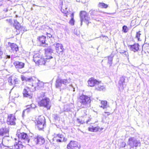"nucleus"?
<instances>
[{
    "mask_svg": "<svg viewBox=\"0 0 149 149\" xmlns=\"http://www.w3.org/2000/svg\"><path fill=\"white\" fill-rule=\"evenodd\" d=\"M91 102L90 97L88 96L82 94L78 100L77 106L81 108H87L90 106Z\"/></svg>",
    "mask_w": 149,
    "mask_h": 149,
    "instance_id": "nucleus-1",
    "label": "nucleus"
},
{
    "mask_svg": "<svg viewBox=\"0 0 149 149\" xmlns=\"http://www.w3.org/2000/svg\"><path fill=\"white\" fill-rule=\"evenodd\" d=\"M70 78H69L68 79L58 78L56 81L55 85L57 88H61L63 87L62 88L64 89L67 85L70 83Z\"/></svg>",
    "mask_w": 149,
    "mask_h": 149,
    "instance_id": "nucleus-2",
    "label": "nucleus"
},
{
    "mask_svg": "<svg viewBox=\"0 0 149 149\" xmlns=\"http://www.w3.org/2000/svg\"><path fill=\"white\" fill-rule=\"evenodd\" d=\"M19 141L21 142L22 144L25 143L29 145L31 143V140L32 137L28 136L27 134L23 132L18 134Z\"/></svg>",
    "mask_w": 149,
    "mask_h": 149,
    "instance_id": "nucleus-3",
    "label": "nucleus"
},
{
    "mask_svg": "<svg viewBox=\"0 0 149 149\" xmlns=\"http://www.w3.org/2000/svg\"><path fill=\"white\" fill-rule=\"evenodd\" d=\"M31 142V143L29 145H34L35 144L41 145L45 143V140L42 137L36 136L32 137Z\"/></svg>",
    "mask_w": 149,
    "mask_h": 149,
    "instance_id": "nucleus-4",
    "label": "nucleus"
},
{
    "mask_svg": "<svg viewBox=\"0 0 149 149\" xmlns=\"http://www.w3.org/2000/svg\"><path fill=\"white\" fill-rule=\"evenodd\" d=\"M38 105L41 107H44L47 108V109H49L51 107V104L50 100L49 98L45 97L40 100L38 102Z\"/></svg>",
    "mask_w": 149,
    "mask_h": 149,
    "instance_id": "nucleus-5",
    "label": "nucleus"
},
{
    "mask_svg": "<svg viewBox=\"0 0 149 149\" xmlns=\"http://www.w3.org/2000/svg\"><path fill=\"white\" fill-rule=\"evenodd\" d=\"M128 144L132 148H135L140 146L141 145V142L139 140L136 139L134 137L130 138L128 139Z\"/></svg>",
    "mask_w": 149,
    "mask_h": 149,
    "instance_id": "nucleus-6",
    "label": "nucleus"
},
{
    "mask_svg": "<svg viewBox=\"0 0 149 149\" xmlns=\"http://www.w3.org/2000/svg\"><path fill=\"white\" fill-rule=\"evenodd\" d=\"M45 119L43 116H40L38 118L37 126L39 130H42L45 126Z\"/></svg>",
    "mask_w": 149,
    "mask_h": 149,
    "instance_id": "nucleus-7",
    "label": "nucleus"
},
{
    "mask_svg": "<svg viewBox=\"0 0 149 149\" xmlns=\"http://www.w3.org/2000/svg\"><path fill=\"white\" fill-rule=\"evenodd\" d=\"M32 86L34 87L35 91L37 90L42 89L44 87V84L42 82L40 81L38 79H35L34 83L32 82Z\"/></svg>",
    "mask_w": 149,
    "mask_h": 149,
    "instance_id": "nucleus-8",
    "label": "nucleus"
},
{
    "mask_svg": "<svg viewBox=\"0 0 149 149\" xmlns=\"http://www.w3.org/2000/svg\"><path fill=\"white\" fill-rule=\"evenodd\" d=\"M81 24L82 25L83 21L88 22L87 25H88L90 20V17L88 16L87 13L84 11H81L80 13Z\"/></svg>",
    "mask_w": 149,
    "mask_h": 149,
    "instance_id": "nucleus-9",
    "label": "nucleus"
},
{
    "mask_svg": "<svg viewBox=\"0 0 149 149\" xmlns=\"http://www.w3.org/2000/svg\"><path fill=\"white\" fill-rule=\"evenodd\" d=\"M80 146L78 145L77 142L71 141L67 146V148L68 149H79Z\"/></svg>",
    "mask_w": 149,
    "mask_h": 149,
    "instance_id": "nucleus-10",
    "label": "nucleus"
},
{
    "mask_svg": "<svg viewBox=\"0 0 149 149\" xmlns=\"http://www.w3.org/2000/svg\"><path fill=\"white\" fill-rule=\"evenodd\" d=\"M16 119L14 115L10 114L8 115L6 123L8 125H15Z\"/></svg>",
    "mask_w": 149,
    "mask_h": 149,
    "instance_id": "nucleus-11",
    "label": "nucleus"
},
{
    "mask_svg": "<svg viewBox=\"0 0 149 149\" xmlns=\"http://www.w3.org/2000/svg\"><path fill=\"white\" fill-rule=\"evenodd\" d=\"M17 71L20 73L24 72L21 69L24 67L25 64L24 63L18 61H16L13 63Z\"/></svg>",
    "mask_w": 149,
    "mask_h": 149,
    "instance_id": "nucleus-12",
    "label": "nucleus"
},
{
    "mask_svg": "<svg viewBox=\"0 0 149 149\" xmlns=\"http://www.w3.org/2000/svg\"><path fill=\"white\" fill-rule=\"evenodd\" d=\"M8 80L9 85H13L14 86H16V84H18L19 81L17 78L12 77H9Z\"/></svg>",
    "mask_w": 149,
    "mask_h": 149,
    "instance_id": "nucleus-13",
    "label": "nucleus"
},
{
    "mask_svg": "<svg viewBox=\"0 0 149 149\" xmlns=\"http://www.w3.org/2000/svg\"><path fill=\"white\" fill-rule=\"evenodd\" d=\"M52 58V56H49V57L48 56H45V58L42 57L40 58V61H39L38 62H37L36 64L38 65H44L45 64L47 60L51 59Z\"/></svg>",
    "mask_w": 149,
    "mask_h": 149,
    "instance_id": "nucleus-14",
    "label": "nucleus"
},
{
    "mask_svg": "<svg viewBox=\"0 0 149 149\" xmlns=\"http://www.w3.org/2000/svg\"><path fill=\"white\" fill-rule=\"evenodd\" d=\"M10 58V55H4L3 56V52H2L0 49V59H2V61L4 64L5 65L6 63L8 61V59H9Z\"/></svg>",
    "mask_w": 149,
    "mask_h": 149,
    "instance_id": "nucleus-15",
    "label": "nucleus"
},
{
    "mask_svg": "<svg viewBox=\"0 0 149 149\" xmlns=\"http://www.w3.org/2000/svg\"><path fill=\"white\" fill-rule=\"evenodd\" d=\"M126 78L125 77L123 76L120 78V79L119 81L118 84L120 86L119 88L122 89H123L126 85L125 80Z\"/></svg>",
    "mask_w": 149,
    "mask_h": 149,
    "instance_id": "nucleus-16",
    "label": "nucleus"
},
{
    "mask_svg": "<svg viewBox=\"0 0 149 149\" xmlns=\"http://www.w3.org/2000/svg\"><path fill=\"white\" fill-rule=\"evenodd\" d=\"M100 82L97 81L96 79H95L93 78H91L89 79L88 81V85L91 87L94 86L96 85H98Z\"/></svg>",
    "mask_w": 149,
    "mask_h": 149,
    "instance_id": "nucleus-17",
    "label": "nucleus"
},
{
    "mask_svg": "<svg viewBox=\"0 0 149 149\" xmlns=\"http://www.w3.org/2000/svg\"><path fill=\"white\" fill-rule=\"evenodd\" d=\"M55 47L56 52L58 54H60L63 52L64 48L63 46L61 44L56 43L55 44Z\"/></svg>",
    "mask_w": 149,
    "mask_h": 149,
    "instance_id": "nucleus-18",
    "label": "nucleus"
},
{
    "mask_svg": "<svg viewBox=\"0 0 149 149\" xmlns=\"http://www.w3.org/2000/svg\"><path fill=\"white\" fill-rule=\"evenodd\" d=\"M9 128L6 127H2L0 129V136H3L6 134H8Z\"/></svg>",
    "mask_w": 149,
    "mask_h": 149,
    "instance_id": "nucleus-19",
    "label": "nucleus"
},
{
    "mask_svg": "<svg viewBox=\"0 0 149 149\" xmlns=\"http://www.w3.org/2000/svg\"><path fill=\"white\" fill-rule=\"evenodd\" d=\"M139 45L138 43H135L133 45H129L130 50L136 52L139 49Z\"/></svg>",
    "mask_w": 149,
    "mask_h": 149,
    "instance_id": "nucleus-20",
    "label": "nucleus"
},
{
    "mask_svg": "<svg viewBox=\"0 0 149 149\" xmlns=\"http://www.w3.org/2000/svg\"><path fill=\"white\" fill-rule=\"evenodd\" d=\"M46 37L44 36H42L38 38L39 41L41 42L42 46L44 47H46V45H47V44L46 42Z\"/></svg>",
    "mask_w": 149,
    "mask_h": 149,
    "instance_id": "nucleus-21",
    "label": "nucleus"
},
{
    "mask_svg": "<svg viewBox=\"0 0 149 149\" xmlns=\"http://www.w3.org/2000/svg\"><path fill=\"white\" fill-rule=\"evenodd\" d=\"M29 88H27V89H24L23 92V94L24 97H28L30 99L32 97V95L31 94L29 93Z\"/></svg>",
    "mask_w": 149,
    "mask_h": 149,
    "instance_id": "nucleus-22",
    "label": "nucleus"
},
{
    "mask_svg": "<svg viewBox=\"0 0 149 149\" xmlns=\"http://www.w3.org/2000/svg\"><path fill=\"white\" fill-rule=\"evenodd\" d=\"M14 26H15V28L17 30L19 31H21V29L23 28V27L21 26L20 24L18 22L17 20H14Z\"/></svg>",
    "mask_w": 149,
    "mask_h": 149,
    "instance_id": "nucleus-23",
    "label": "nucleus"
},
{
    "mask_svg": "<svg viewBox=\"0 0 149 149\" xmlns=\"http://www.w3.org/2000/svg\"><path fill=\"white\" fill-rule=\"evenodd\" d=\"M45 54L46 56L49 57V56H51L50 55L53 52V50L51 48V47H49L45 49Z\"/></svg>",
    "mask_w": 149,
    "mask_h": 149,
    "instance_id": "nucleus-24",
    "label": "nucleus"
},
{
    "mask_svg": "<svg viewBox=\"0 0 149 149\" xmlns=\"http://www.w3.org/2000/svg\"><path fill=\"white\" fill-rule=\"evenodd\" d=\"M42 57L38 53L35 54L33 56V60L34 62L36 63H37L39 61H40V58Z\"/></svg>",
    "mask_w": 149,
    "mask_h": 149,
    "instance_id": "nucleus-25",
    "label": "nucleus"
},
{
    "mask_svg": "<svg viewBox=\"0 0 149 149\" xmlns=\"http://www.w3.org/2000/svg\"><path fill=\"white\" fill-rule=\"evenodd\" d=\"M10 47L11 50L14 52H16L19 50L17 45L14 43H12L10 45Z\"/></svg>",
    "mask_w": 149,
    "mask_h": 149,
    "instance_id": "nucleus-26",
    "label": "nucleus"
},
{
    "mask_svg": "<svg viewBox=\"0 0 149 149\" xmlns=\"http://www.w3.org/2000/svg\"><path fill=\"white\" fill-rule=\"evenodd\" d=\"M24 146L21 142L18 141V143H16L14 145L15 149H19L22 148Z\"/></svg>",
    "mask_w": 149,
    "mask_h": 149,
    "instance_id": "nucleus-27",
    "label": "nucleus"
},
{
    "mask_svg": "<svg viewBox=\"0 0 149 149\" xmlns=\"http://www.w3.org/2000/svg\"><path fill=\"white\" fill-rule=\"evenodd\" d=\"M101 105L100 106V107L102 108L103 109H106L109 107L107 105V102L106 101H102L101 102Z\"/></svg>",
    "mask_w": 149,
    "mask_h": 149,
    "instance_id": "nucleus-28",
    "label": "nucleus"
},
{
    "mask_svg": "<svg viewBox=\"0 0 149 149\" xmlns=\"http://www.w3.org/2000/svg\"><path fill=\"white\" fill-rule=\"evenodd\" d=\"M98 7L101 8H106L108 6L107 4L104 3L100 2L98 4Z\"/></svg>",
    "mask_w": 149,
    "mask_h": 149,
    "instance_id": "nucleus-29",
    "label": "nucleus"
},
{
    "mask_svg": "<svg viewBox=\"0 0 149 149\" xmlns=\"http://www.w3.org/2000/svg\"><path fill=\"white\" fill-rule=\"evenodd\" d=\"M98 129L97 127H93V126L88 128V130L91 132H96L98 130Z\"/></svg>",
    "mask_w": 149,
    "mask_h": 149,
    "instance_id": "nucleus-30",
    "label": "nucleus"
},
{
    "mask_svg": "<svg viewBox=\"0 0 149 149\" xmlns=\"http://www.w3.org/2000/svg\"><path fill=\"white\" fill-rule=\"evenodd\" d=\"M89 13L91 14V15L92 16H97V12L93 10H91L89 11Z\"/></svg>",
    "mask_w": 149,
    "mask_h": 149,
    "instance_id": "nucleus-31",
    "label": "nucleus"
},
{
    "mask_svg": "<svg viewBox=\"0 0 149 149\" xmlns=\"http://www.w3.org/2000/svg\"><path fill=\"white\" fill-rule=\"evenodd\" d=\"M71 17V19L69 22V23L72 25H73L74 24V14L73 13L72 14Z\"/></svg>",
    "mask_w": 149,
    "mask_h": 149,
    "instance_id": "nucleus-32",
    "label": "nucleus"
},
{
    "mask_svg": "<svg viewBox=\"0 0 149 149\" xmlns=\"http://www.w3.org/2000/svg\"><path fill=\"white\" fill-rule=\"evenodd\" d=\"M113 56L112 55H111L110 56H108V63L110 65L112 64V61L113 60Z\"/></svg>",
    "mask_w": 149,
    "mask_h": 149,
    "instance_id": "nucleus-33",
    "label": "nucleus"
},
{
    "mask_svg": "<svg viewBox=\"0 0 149 149\" xmlns=\"http://www.w3.org/2000/svg\"><path fill=\"white\" fill-rule=\"evenodd\" d=\"M76 122L79 125L81 124H83L85 123V122L84 121L78 118L77 119Z\"/></svg>",
    "mask_w": 149,
    "mask_h": 149,
    "instance_id": "nucleus-34",
    "label": "nucleus"
},
{
    "mask_svg": "<svg viewBox=\"0 0 149 149\" xmlns=\"http://www.w3.org/2000/svg\"><path fill=\"white\" fill-rule=\"evenodd\" d=\"M105 88L104 86L98 85L97 87L96 88V89L98 91H101L103 90Z\"/></svg>",
    "mask_w": 149,
    "mask_h": 149,
    "instance_id": "nucleus-35",
    "label": "nucleus"
},
{
    "mask_svg": "<svg viewBox=\"0 0 149 149\" xmlns=\"http://www.w3.org/2000/svg\"><path fill=\"white\" fill-rule=\"evenodd\" d=\"M123 31L124 33H126L128 31L127 27L126 26H123Z\"/></svg>",
    "mask_w": 149,
    "mask_h": 149,
    "instance_id": "nucleus-36",
    "label": "nucleus"
},
{
    "mask_svg": "<svg viewBox=\"0 0 149 149\" xmlns=\"http://www.w3.org/2000/svg\"><path fill=\"white\" fill-rule=\"evenodd\" d=\"M26 81L33 82L34 83V80H33L32 78H26Z\"/></svg>",
    "mask_w": 149,
    "mask_h": 149,
    "instance_id": "nucleus-37",
    "label": "nucleus"
},
{
    "mask_svg": "<svg viewBox=\"0 0 149 149\" xmlns=\"http://www.w3.org/2000/svg\"><path fill=\"white\" fill-rule=\"evenodd\" d=\"M122 54L124 56L127 57L129 56L128 52L127 51L125 50L123 52H122Z\"/></svg>",
    "mask_w": 149,
    "mask_h": 149,
    "instance_id": "nucleus-38",
    "label": "nucleus"
},
{
    "mask_svg": "<svg viewBox=\"0 0 149 149\" xmlns=\"http://www.w3.org/2000/svg\"><path fill=\"white\" fill-rule=\"evenodd\" d=\"M140 31L137 32L136 35V37L138 38V40L139 41L140 40V37L141 34L140 33Z\"/></svg>",
    "mask_w": 149,
    "mask_h": 149,
    "instance_id": "nucleus-39",
    "label": "nucleus"
},
{
    "mask_svg": "<svg viewBox=\"0 0 149 149\" xmlns=\"http://www.w3.org/2000/svg\"><path fill=\"white\" fill-rule=\"evenodd\" d=\"M57 137H58V138H60V139H65V138L63 136V135L61 134H58L56 136Z\"/></svg>",
    "mask_w": 149,
    "mask_h": 149,
    "instance_id": "nucleus-40",
    "label": "nucleus"
},
{
    "mask_svg": "<svg viewBox=\"0 0 149 149\" xmlns=\"http://www.w3.org/2000/svg\"><path fill=\"white\" fill-rule=\"evenodd\" d=\"M126 145L125 142H122L120 145V146L122 148L125 147Z\"/></svg>",
    "mask_w": 149,
    "mask_h": 149,
    "instance_id": "nucleus-41",
    "label": "nucleus"
},
{
    "mask_svg": "<svg viewBox=\"0 0 149 149\" xmlns=\"http://www.w3.org/2000/svg\"><path fill=\"white\" fill-rule=\"evenodd\" d=\"M53 117L56 120H57L59 118L57 114H55L53 115Z\"/></svg>",
    "mask_w": 149,
    "mask_h": 149,
    "instance_id": "nucleus-42",
    "label": "nucleus"
},
{
    "mask_svg": "<svg viewBox=\"0 0 149 149\" xmlns=\"http://www.w3.org/2000/svg\"><path fill=\"white\" fill-rule=\"evenodd\" d=\"M7 21L8 22L10 25H11L12 22V19H7Z\"/></svg>",
    "mask_w": 149,
    "mask_h": 149,
    "instance_id": "nucleus-43",
    "label": "nucleus"
},
{
    "mask_svg": "<svg viewBox=\"0 0 149 149\" xmlns=\"http://www.w3.org/2000/svg\"><path fill=\"white\" fill-rule=\"evenodd\" d=\"M56 140V142H61L64 141V139H57Z\"/></svg>",
    "mask_w": 149,
    "mask_h": 149,
    "instance_id": "nucleus-44",
    "label": "nucleus"
},
{
    "mask_svg": "<svg viewBox=\"0 0 149 149\" xmlns=\"http://www.w3.org/2000/svg\"><path fill=\"white\" fill-rule=\"evenodd\" d=\"M61 11L62 13L64 14H66L67 13H68V11L67 10H64L62 8Z\"/></svg>",
    "mask_w": 149,
    "mask_h": 149,
    "instance_id": "nucleus-45",
    "label": "nucleus"
},
{
    "mask_svg": "<svg viewBox=\"0 0 149 149\" xmlns=\"http://www.w3.org/2000/svg\"><path fill=\"white\" fill-rule=\"evenodd\" d=\"M26 77H25L23 75H21V79L22 81H25V80H26Z\"/></svg>",
    "mask_w": 149,
    "mask_h": 149,
    "instance_id": "nucleus-46",
    "label": "nucleus"
},
{
    "mask_svg": "<svg viewBox=\"0 0 149 149\" xmlns=\"http://www.w3.org/2000/svg\"><path fill=\"white\" fill-rule=\"evenodd\" d=\"M31 107L32 109H33L36 107V105L34 104H31Z\"/></svg>",
    "mask_w": 149,
    "mask_h": 149,
    "instance_id": "nucleus-47",
    "label": "nucleus"
},
{
    "mask_svg": "<svg viewBox=\"0 0 149 149\" xmlns=\"http://www.w3.org/2000/svg\"><path fill=\"white\" fill-rule=\"evenodd\" d=\"M47 37H49V38H50L52 37V35H51L50 33H47Z\"/></svg>",
    "mask_w": 149,
    "mask_h": 149,
    "instance_id": "nucleus-48",
    "label": "nucleus"
},
{
    "mask_svg": "<svg viewBox=\"0 0 149 149\" xmlns=\"http://www.w3.org/2000/svg\"><path fill=\"white\" fill-rule=\"evenodd\" d=\"M26 107H27L26 109H30L31 108L32 109L31 105L26 106Z\"/></svg>",
    "mask_w": 149,
    "mask_h": 149,
    "instance_id": "nucleus-49",
    "label": "nucleus"
},
{
    "mask_svg": "<svg viewBox=\"0 0 149 149\" xmlns=\"http://www.w3.org/2000/svg\"><path fill=\"white\" fill-rule=\"evenodd\" d=\"M26 110H24V111H23L22 114V117H24V113L25 112H26Z\"/></svg>",
    "mask_w": 149,
    "mask_h": 149,
    "instance_id": "nucleus-50",
    "label": "nucleus"
},
{
    "mask_svg": "<svg viewBox=\"0 0 149 149\" xmlns=\"http://www.w3.org/2000/svg\"><path fill=\"white\" fill-rule=\"evenodd\" d=\"M25 110H26V111L27 112V113H28L29 112L30 110V109H25Z\"/></svg>",
    "mask_w": 149,
    "mask_h": 149,
    "instance_id": "nucleus-51",
    "label": "nucleus"
},
{
    "mask_svg": "<svg viewBox=\"0 0 149 149\" xmlns=\"http://www.w3.org/2000/svg\"><path fill=\"white\" fill-rule=\"evenodd\" d=\"M125 51V50H120L119 52L121 54H122V52H123L124 51Z\"/></svg>",
    "mask_w": 149,
    "mask_h": 149,
    "instance_id": "nucleus-52",
    "label": "nucleus"
},
{
    "mask_svg": "<svg viewBox=\"0 0 149 149\" xmlns=\"http://www.w3.org/2000/svg\"><path fill=\"white\" fill-rule=\"evenodd\" d=\"M3 2L2 1L0 0V6L2 5Z\"/></svg>",
    "mask_w": 149,
    "mask_h": 149,
    "instance_id": "nucleus-53",
    "label": "nucleus"
},
{
    "mask_svg": "<svg viewBox=\"0 0 149 149\" xmlns=\"http://www.w3.org/2000/svg\"><path fill=\"white\" fill-rule=\"evenodd\" d=\"M90 120H91V119H89L88 120H87V121H86V123H87V124H88V122H89Z\"/></svg>",
    "mask_w": 149,
    "mask_h": 149,
    "instance_id": "nucleus-54",
    "label": "nucleus"
},
{
    "mask_svg": "<svg viewBox=\"0 0 149 149\" xmlns=\"http://www.w3.org/2000/svg\"><path fill=\"white\" fill-rule=\"evenodd\" d=\"M83 112H84V113H85V114H86V110H84L83 111Z\"/></svg>",
    "mask_w": 149,
    "mask_h": 149,
    "instance_id": "nucleus-55",
    "label": "nucleus"
},
{
    "mask_svg": "<svg viewBox=\"0 0 149 149\" xmlns=\"http://www.w3.org/2000/svg\"><path fill=\"white\" fill-rule=\"evenodd\" d=\"M76 1L77 2H79L80 1V0H76Z\"/></svg>",
    "mask_w": 149,
    "mask_h": 149,
    "instance_id": "nucleus-56",
    "label": "nucleus"
},
{
    "mask_svg": "<svg viewBox=\"0 0 149 149\" xmlns=\"http://www.w3.org/2000/svg\"><path fill=\"white\" fill-rule=\"evenodd\" d=\"M82 2V3H85V2Z\"/></svg>",
    "mask_w": 149,
    "mask_h": 149,
    "instance_id": "nucleus-57",
    "label": "nucleus"
}]
</instances>
